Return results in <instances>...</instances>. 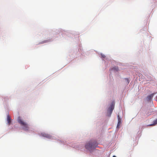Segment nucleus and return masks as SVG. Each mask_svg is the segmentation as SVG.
I'll return each mask as SVG.
<instances>
[{
	"label": "nucleus",
	"instance_id": "obj_1",
	"mask_svg": "<svg viewBox=\"0 0 157 157\" xmlns=\"http://www.w3.org/2000/svg\"><path fill=\"white\" fill-rule=\"evenodd\" d=\"M17 121L22 126L23 130L25 131L29 130V127L28 124L22 120L20 117H18Z\"/></svg>",
	"mask_w": 157,
	"mask_h": 157
},
{
	"label": "nucleus",
	"instance_id": "obj_2",
	"mask_svg": "<svg viewBox=\"0 0 157 157\" xmlns=\"http://www.w3.org/2000/svg\"><path fill=\"white\" fill-rule=\"evenodd\" d=\"M97 145V142H89L85 145V147L86 149L90 151L96 147Z\"/></svg>",
	"mask_w": 157,
	"mask_h": 157
},
{
	"label": "nucleus",
	"instance_id": "obj_3",
	"mask_svg": "<svg viewBox=\"0 0 157 157\" xmlns=\"http://www.w3.org/2000/svg\"><path fill=\"white\" fill-rule=\"evenodd\" d=\"M114 101H112L110 106L109 107V108L108 109L107 112L108 113H109V114L108 116L109 117L110 116L111 114H112L113 110L114 108Z\"/></svg>",
	"mask_w": 157,
	"mask_h": 157
},
{
	"label": "nucleus",
	"instance_id": "obj_4",
	"mask_svg": "<svg viewBox=\"0 0 157 157\" xmlns=\"http://www.w3.org/2000/svg\"><path fill=\"white\" fill-rule=\"evenodd\" d=\"M7 124L9 125H10L11 123V119L10 116L8 114L7 115Z\"/></svg>",
	"mask_w": 157,
	"mask_h": 157
},
{
	"label": "nucleus",
	"instance_id": "obj_5",
	"mask_svg": "<svg viewBox=\"0 0 157 157\" xmlns=\"http://www.w3.org/2000/svg\"><path fill=\"white\" fill-rule=\"evenodd\" d=\"M118 123L117 125V127L118 128L120 126L121 123V119L119 117V115L118 116Z\"/></svg>",
	"mask_w": 157,
	"mask_h": 157
},
{
	"label": "nucleus",
	"instance_id": "obj_6",
	"mask_svg": "<svg viewBox=\"0 0 157 157\" xmlns=\"http://www.w3.org/2000/svg\"><path fill=\"white\" fill-rule=\"evenodd\" d=\"M42 136L44 137H46L48 138H51V136L50 135L47 134L45 133L43 134L42 135Z\"/></svg>",
	"mask_w": 157,
	"mask_h": 157
},
{
	"label": "nucleus",
	"instance_id": "obj_7",
	"mask_svg": "<svg viewBox=\"0 0 157 157\" xmlns=\"http://www.w3.org/2000/svg\"><path fill=\"white\" fill-rule=\"evenodd\" d=\"M153 97V95L152 94H151L148 95V96H147V100L148 101H150L151 99Z\"/></svg>",
	"mask_w": 157,
	"mask_h": 157
},
{
	"label": "nucleus",
	"instance_id": "obj_8",
	"mask_svg": "<svg viewBox=\"0 0 157 157\" xmlns=\"http://www.w3.org/2000/svg\"><path fill=\"white\" fill-rule=\"evenodd\" d=\"M112 70H113L115 71H119V69L117 66H115L113 68H112L111 69Z\"/></svg>",
	"mask_w": 157,
	"mask_h": 157
},
{
	"label": "nucleus",
	"instance_id": "obj_9",
	"mask_svg": "<svg viewBox=\"0 0 157 157\" xmlns=\"http://www.w3.org/2000/svg\"><path fill=\"white\" fill-rule=\"evenodd\" d=\"M157 124V119L153 121V124L149 125V126H154Z\"/></svg>",
	"mask_w": 157,
	"mask_h": 157
},
{
	"label": "nucleus",
	"instance_id": "obj_10",
	"mask_svg": "<svg viewBox=\"0 0 157 157\" xmlns=\"http://www.w3.org/2000/svg\"><path fill=\"white\" fill-rule=\"evenodd\" d=\"M125 79L127 81L128 83H129V82L128 81V79L127 78H125Z\"/></svg>",
	"mask_w": 157,
	"mask_h": 157
},
{
	"label": "nucleus",
	"instance_id": "obj_11",
	"mask_svg": "<svg viewBox=\"0 0 157 157\" xmlns=\"http://www.w3.org/2000/svg\"><path fill=\"white\" fill-rule=\"evenodd\" d=\"M101 56H102V57H103V58L105 57V56L104 55H101Z\"/></svg>",
	"mask_w": 157,
	"mask_h": 157
},
{
	"label": "nucleus",
	"instance_id": "obj_12",
	"mask_svg": "<svg viewBox=\"0 0 157 157\" xmlns=\"http://www.w3.org/2000/svg\"><path fill=\"white\" fill-rule=\"evenodd\" d=\"M113 157H116V156L114 155H113Z\"/></svg>",
	"mask_w": 157,
	"mask_h": 157
}]
</instances>
